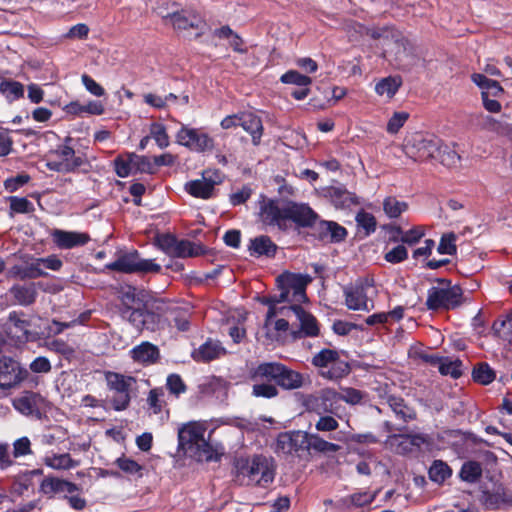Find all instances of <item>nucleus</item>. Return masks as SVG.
<instances>
[{"label": "nucleus", "mask_w": 512, "mask_h": 512, "mask_svg": "<svg viewBox=\"0 0 512 512\" xmlns=\"http://www.w3.org/2000/svg\"><path fill=\"white\" fill-rule=\"evenodd\" d=\"M311 282L309 275L284 272L277 277V284L280 289L278 296L264 297L262 303L269 306L266 315V327L268 328L271 318L278 313L276 305L281 302H289L291 305H299L307 301L306 287Z\"/></svg>", "instance_id": "nucleus-1"}, {"label": "nucleus", "mask_w": 512, "mask_h": 512, "mask_svg": "<svg viewBox=\"0 0 512 512\" xmlns=\"http://www.w3.org/2000/svg\"><path fill=\"white\" fill-rule=\"evenodd\" d=\"M207 425L205 422L191 421L178 428V450L196 461H212L215 450L206 439Z\"/></svg>", "instance_id": "nucleus-2"}, {"label": "nucleus", "mask_w": 512, "mask_h": 512, "mask_svg": "<svg viewBox=\"0 0 512 512\" xmlns=\"http://www.w3.org/2000/svg\"><path fill=\"white\" fill-rule=\"evenodd\" d=\"M275 464L271 458L256 455L236 462L235 481L240 485L267 487L274 481Z\"/></svg>", "instance_id": "nucleus-3"}, {"label": "nucleus", "mask_w": 512, "mask_h": 512, "mask_svg": "<svg viewBox=\"0 0 512 512\" xmlns=\"http://www.w3.org/2000/svg\"><path fill=\"white\" fill-rule=\"evenodd\" d=\"M438 283L427 292L426 306L429 310H450L462 304L463 291L460 286L452 285L446 279H439Z\"/></svg>", "instance_id": "nucleus-4"}, {"label": "nucleus", "mask_w": 512, "mask_h": 512, "mask_svg": "<svg viewBox=\"0 0 512 512\" xmlns=\"http://www.w3.org/2000/svg\"><path fill=\"white\" fill-rule=\"evenodd\" d=\"M403 150L414 161L424 162L436 158V153L440 151V139L434 135L412 133L405 138Z\"/></svg>", "instance_id": "nucleus-5"}, {"label": "nucleus", "mask_w": 512, "mask_h": 512, "mask_svg": "<svg viewBox=\"0 0 512 512\" xmlns=\"http://www.w3.org/2000/svg\"><path fill=\"white\" fill-rule=\"evenodd\" d=\"M105 380L109 391L112 392L110 399L112 408L116 411L127 409L131 401L130 392L136 383V379L132 376L107 371L105 373Z\"/></svg>", "instance_id": "nucleus-6"}, {"label": "nucleus", "mask_w": 512, "mask_h": 512, "mask_svg": "<svg viewBox=\"0 0 512 512\" xmlns=\"http://www.w3.org/2000/svg\"><path fill=\"white\" fill-rule=\"evenodd\" d=\"M86 158L68 145H60L49 152L46 166L59 173H71L86 164Z\"/></svg>", "instance_id": "nucleus-7"}, {"label": "nucleus", "mask_w": 512, "mask_h": 512, "mask_svg": "<svg viewBox=\"0 0 512 512\" xmlns=\"http://www.w3.org/2000/svg\"><path fill=\"white\" fill-rule=\"evenodd\" d=\"M176 142L191 151L203 153L212 151L215 147L214 138L200 128H191L181 124L176 133Z\"/></svg>", "instance_id": "nucleus-8"}, {"label": "nucleus", "mask_w": 512, "mask_h": 512, "mask_svg": "<svg viewBox=\"0 0 512 512\" xmlns=\"http://www.w3.org/2000/svg\"><path fill=\"white\" fill-rule=\"evenodd\" d=\"M364 397V393L355 388H341V392L338 393L333 389H325L322 390L318 397L314 398V401L317 403V406L321 407H313V409L318 413H327L333 412L332 402L336 401H344L351 405L359 404Z\"/></svg>", "instance_id": "nucleus-9"}, {"label": "nucleus", "mask_w": 512, "mask_h": 512, "mask_svg": "<svg viewBox=\"0 0 512 512\" xmlns=\"http://www.w3.org/2000/svg\"><path fill=\"white\" fill-rule=\"evenodd\" d=\"M312 364L320 368L329 367V370L323 372L322 375L331 380L340 379L350 372L348 363L341 361L338 351L333 349H322L319 351L314 355Z\"/></svg>", "instance_id": "nucleus-10"}, {"label": "nucleus", "mask_w": 512, "mask_h": 512, "mask_svg": "<svg viewBox=\"0 0 512 512\" xmlns=\"http://www.w3.org/2000/svg\"><path fill=\"white\" fill-rule=\"evenodd\" d=\"M28 377L27 369L9 356H0V391H9L20 386Z\"/></svg>", "instance_id": "nucleus-11"}, {"label": "nucleus", "mask_w": 512, "mask_h": 512, "mask_svg": "<svg viewBox=\"0 0 512 512\" xmlns=\"http://www.w3.org/2000/svg\"><path fill=\"white\" fill-rule=\"evenodd\" d=\"M108 268L123 273H159L161 266L152 259L140 258L137 252L121 256L108 265Z\"/></svg>", "instance_id": "nucleus-12"}, {"label": "nucleus", "mask_w": 512, "mask_h": 512, "mask_svg": "<svg viewBox=\"0 0 512 512\" xmlns=\"http://www.w3.org/2000/svg\"><path fill=\"white\" fill-rule=\"evenodd\" d=\"M287 202L266 199L260 202L259 218L260 221L268 226L277 227L280 230H287Z\"/></svg>", "instance_id": "nucleus-13"}, {"label": "nucleus", "mask_w": 512, "mask_h": 512, "mask_svg": "<svg viewBox=\"0 0 512 512\" xmlns=\"http://www.w3.org/2000/svg\"><path fill=\"white\" fill-rule=\"evenodd\" d=\"M14 409L24 416L40 419L46 411L47 401L39 393L25 391L12 399Z\"/></svg>", "instance_id": "nucleus-14"}, {"label": "nucleus", "mask_w": 512, "mask_h": 512, "mask_svg": "<svg viewBox=\"0 0 512 512\" xmlns=\"http://www.w3.org/2000/svg\"><path fill=\"white\" fill-rule=\"evenodd\" d=\"M279 313L286 317H290V314H292L299 321L300 330L293 332V337L295 339L303 336L315 337L319 334V326L316 318L312 314L306 312L302 307H300V305L282 307L279 310Z\"/></svg>", "instance_id": "nucleus-15"}, {"label": "nucleus", "mask_w": 512, "mask_h": 512, "mask_svg": "<svg viewBox=\"0 0 512 512\" xmlns=\"http://www.w3.org/2000/svg\"><path fill=\"white\" fill-rule=\"evenodd\" d=\"M13 264L8 268L9 277L24 279H35L46 275L45 271L38 267L37 258L30 255L14 256L11 258Z\"/></svg>", "instance_id": "nucleus-16"}, {"label": "nucleus", "mask_w": 512, "mask_h": 512, "mask_svg": "<svg viewBox=\"0 0 512 512\" xmlns=\"http://www.w3.org/2000/svg\"><path fill=\"white\" fill-rule=\"evenodd\" d=\"M165 23L171 24L175 29L187 31L195 30V37L200 36L206 26L202 17L190 11L172 12L163 16Z\"/></svg>", "instance_id": "nucleus-17"}, {"label": "nucleus", "mask_w": 512, "mask_h": 512, "mask_svg": "<svg viewBox=\"0 0 512 512\" xmlns=\"http://www.w3.org/2000/svg\"><path fill=\"white\" fill-rule=\"evenodd\" d=\"M80 490L79 486L70 481L58 477H45L39 486L41 494L48 498H67Z\"/></svg>", "instance_id": "nucleus-18"}, {"label": "nucleus", "mask_w": 512, "mask_h": 512, "mask_svg": "<svg viewBox=\"0 0 512 512\" xmlns=\"http://www.w3.org/2000/svg\"><path fill=\"white\" fill-rule=\"evenodd\" d=\"M307 432L290 431L280 433L277 437L276 451L292 455L306 450Z\"/></svg>", "instance_id": "nucleus-19"}, {"label": "nucleus", "mask_w": 512, "mask_h": 512, "mask_svg": "<svg viewBox=\"0 0 512 512\" xmlns=\"http://www.w3.org/2000/svg\"><path fill=\"white\" fill-rule=\"evenodd\" d=\"M286 219L288 228L290 222L301 227H313L318 220V215L306 204L287 202Z\"/></svg>", "instance_id": "nucleus-20"}, {"label": "nucleus", "mask_w": 512, "mask_h": 512, "mask_svg": "<svg viewBox=\"0 0 512 512\" xmlns=\"http://www.w3.org/2000/svg\"><path fill=\"white\" fill-rule=\"evenodd\" d=\"M53 242L60 249H71L87 244L90 236L87 233L55 229L51 233Z\"/></svg>", "instance_id": "nucleus-21"}, {"label": "nucleus", "mask_w": 512, "mask_h": 512, "mask_svg": "<svg viewBox=\"0 0 512 512\" xmlns=\"http://www.w3.org/2000/svg\"><path fill=\"white\" fill-rule=\"evenodd\" d=\"M130 356L134 362L144 366H149L156 364L159 361L160 350L158 346L148 341H144L131 349Z\"/></svg>", "instance_id": "nucleus-22"}, {"label": "nucleus", "mask_w": 512, "mask_h": 512, "mask_svg": "<svg viewBox=\"0 0 512 512\" xmlns=\"http://www.w3.org/2000/svg\"><path fill=\"white\" fill-rule=\"evenodd\" d=\"M218 181L204 173L202 178L189 181L185 184V190L191 196L201 199H209L213 196L215 185Z\"/></svg>", "instance_id": "nucleus-23"}, {"label": "nucleus", "mask_w": 512, "mask_h": 512, "mask_svg": "<svg viewBox=\"0 0 512 512\" xmlns=\"http://www.w3.org/2000/svg\"><path fill=\"white\" fill-rule=\"evenodd\" d=\"M240 127L252 137V143L257 146L263 135V124L259 116L251 112H240Z\"/></svg>", "instance_id": "nucleus-24"}, {"label": "nucleus", "mask_w": 512, "mask_h": 512, "mask_svg": "<svg viewBox=\"0 0 512 512\" xmlns=\"http://www.w3.org/2000/svg\"><path fill=\"white\" fill-rule=\"evenodd\" d=\"M282 369V363L264 362L250 369L249 375L252 381L261 382L264 380L277 383L279 373Z\"/></svg>", "instance_id": "nucleus-25"}, {"label": "nucleus", "mask_w": 512, "mask_h": 512, "mask_svg": "<svg viewBox=\"0 0 512 512\" xmlns=\"http://www.w3.org/2000/svg\"><path fill=\"white\" fill-rule=\"evenodd\" d=\"M226 353L219 341L207 340L197 350L192 352V358L197 362H209Z\"/></svg>", "instance_id": "nucleus-26"}, {"label": "nucleus", "mask_w": 512, "mask_h": 512, "mask_svg": "<svg viewBox=\"0 0 512 512\" xmlns=\"http://www.w3.org/2000/svg\"><path fill=\"white\" fill-rule=\"evenodd\" d=\"M345 303L351 310L369 311L367 293L363 291V286L353 285L344 290Z\"/></svg>", "instance_id": "nucleus-27"}, {"label": "nucleus", "mask_w": 512, "mask_h": 512, "mask_svg": "<svg viewBox=\"0 0 512 512\" xmlns=\"http://www.w3.org/2000/svg\"><path fill=\"white\" fill-rule=\"evenodd\" d=\"M391 439L396 444V451L400 454L419 449L426 442V438L422 434L394 435Z\"/></svg>", "instance_id": "nucleus-28"}, {"label": "nucleus", "mask_w": 512, "mask_h": 512, "mask_svg": "<svg viewBox=\"0 0 512 512\" xmlns=\"http://www.w3.org/2000/svg\"><path fill=\"white\" fill-rule=\"evenodd\" d=\"M165 322L170 328L175 327L179 332H186L190 328V313L181 307L170 308Z\"/></svg>", "instance_id": "nucleus-29"}, {"label": "nucleus", "mask_w": 512, "mask_h": 512, "mask_svg": "<svg viewBox=\"0 0 512 512\" xmlns=\"http://www.w3.org/2000/svg\"><path fill=\"white\" fill-rule=\"evenodd\" d=\"M15 302L21 306H29L36 300L37 291L34 284L14 285L9 290Z\"/></svg>", "instance_id": "nucleus-30"}, {"label": "nucleus", "mask_w": 512, "mask_h": 512, "mask_svg": "<svg viewBox=\"0 0 512 512\" xmlns=\"http://www.w3.org/2000/svg\"><path fill=\"white\" fill-rule=\"evenodd\" d=\"M338 444L329 442L321 438L318 434L307 433L306 450L322 454H331L340 450Z\"/></svg>", "instance_id": "nucleus-31"}, {"label": "nucleus", "mask_w": 512, "mask_h": 512, "mask_svg": "<svg viewBox=\"0 0 512 512\" xmlns=\"http://www.w3.org/2000/svg\"><path fill=\"white\" fill-rule=\"evenodd\" d=\"M249 250L251 255L273 257L277 245L268 236L261 235L251 240Z\"/></svg>", "instance_id": "nucleus-32"}, {"label": "nucleus", "mask_w": 512, "mask_h": 512, "mask_svg": "<svg viewBox=\"0 0 512 512\" xmlns=\"http://www.w3.org/2000/svg\"><path fill=\"white\" fill-rule=\"evenodd\" d=\"M276 384L286 390L297 389L303 385V376L282 364Z\"/></svg>", "instance_id": "nucleus-33"}, {"label": "nucleus", "mask_w": 512, "mask_h": 512, "mask_svg": "<svg viewBox=\"0 0 512 512\" xmlns=\"http://www.w3.org/2000/svg\"><path fill=\"white\" fill-rule=\"evenodd\" d=\"M385 403L390 407L398 419L407 422L415 418V412L405 404L401 397L389 395L386 397Z\"/></svg>", "instance_id": "nucleus-34"}, {"label": "nucleus", "mask_w": 512, "mask_h": 512, "mask_svg": "<svg viewBox=\"0 0 512 512\" xmlns=\"http://www.w3.org/2000/svg\"><path fill=\"white\" fill-rule=\"evenodd\" d=\"M482 501L487 508L497 509L503 505L512 504V496L499 487L493 492H483Z\"/></svg>", "instance_id": "nucleus-35"}, {"label": "nucleus", "mask_w": 512, "mask_h": 512, "mask_svg": "<svg viewBox=\"0 0 512 512\" xmlns=\"http://www.w3.org/2000/svg\"><path fill=\"white\" fill-rule=\"evenodd\" d=\"M202 253V247L189 240H176L170 257H195Z\"/></svg>", "instance_id": "nucleus-36"}, {"label": "nucleus", "mask_w": 512, "mask_h": 512, "mask_svg": "<svg viewBox=\"0 0 512 512\" xmlns=\"http://www.w3.org/2000/svg\"><path fill=\"white\" fill-rule=\"evenodd\" d=\"M471 80L482 90V92H487L488 96L498 97L504 93V89L499 82L491 80L483 74L474 73L471 76Z\"/></svg>", "instance_id": "nucleus-37"}, {"label": "nucleus", "mask_w": 512, "mask_h": 512, "mask_svg": "<svg viewBox=\"0 0 512 512\" xmlns=\"http://www.w3.org/2000/svg\"><path fill=\"white\" fill-rule=\"evenodd\" d=\"M44 464L57 470H66L78 465L68 453L47 455L44 458Z\"/></svg>", "instance_id": "nucleus-38"}, {"label": "nucleus", "mask_w": 512, "mask_h": 512, "mask_svg": "<svg viewBox=\"0 0 512 512\" xmlns=\"http://www.w3.org/2000/svg\"><path fill=\"white\" fill-rule=\"evenodd\" d=\"M401 84L402 81L400 77L389 76L381 79L375 85V92L379 96H386L388 98H392L400 88Z\"/></svg>", "instance_id": "nucleus-39"}, {"label": "nucleus", "mask_w": 512, "mask_h": 512, "mask_svg": "<svg viewBox=\"0 0 512 512\" xmlns=\"http://www.w3.org/2000/svg\"><path fill=\"white\" fill-rule=\"evenodd\" d=\"M408 208L409 205L407 202L398 200L394 196H388L383 201L384 213L391 219L400 217Z\"/></svg>", "instance_id": "nucleus-40"}, {"label": "nucleus", "mask_w": 512, "mask_h": 512, "mask_svg": "<svg viewBox=\"0 0 512 512\" xmlns=\"http://www.w3.org/2000/svg\"><path fill=\"white\" fill-rule=\"evenodd\" d=\"M483 128L501 136H512V124L504 120L495 119L491 116H486L483 119Z\"/></svg>", "instance_id": "nucleus-41"}, {"label": "nucleus", "mask_w": 512, "mask_h": 512, "mask_svg": "<svg viewBox=\"0 0 512 512\" xmlns=\"http://www.w3.org/2000/svg\"><path fill=\"white\" fill-rule=\"evenodd\" d=\"M459 476L465 482L475 483L482 476V466L477 461H467L462 465Z\"/></svg>", "instance_id": "nucleus-42"}, {"label": "nucleus", "mask_w": 512, "mask_h": 512, "mask_svg": "<svg viewBox=\"0 0 512 512\" xmlns=\"http://www.w3.org/2000/svg\"><path fill=\"white\" fill-rule=\"evenodd\" d=\"M429 478L438 484H442L452 475L451 468L441 460H435L429 469Z\"/></svg>", "instance_id": "nucleus-43"}, {"label": "nucleus", "mask_w": 512, "mask_h": 512, "mask_svg": "<svg viewBox=\"0 0 512 512\" xmlns=\"http://www.w3.org/2000/svg\"><path fill=\"white\" fill-rule=\"evenodd\" d=\"M0 92L9 102H13L24 96V86L17 81H2L0 83Z\"/></svg>", "instance_id": "nucleus-44"}, {"label": "nucleus", "mask_w": 512, "mask_h": 512, "mask_svg": "<svg viewBox=\"0 0 512 512\" xmlns=\"http://www.w3.org/2000/svg\"><path fill=\"white\" fill-rule=\"evenodd\" d=\"M435 159L439 160L444 166L453 168L458 166L461 157L455 150L446 145H442V142L440 141V151L436 153Z\"/></svg>", "instance_id": "nucleus-45"}, {"label": "nucleus", "mask_w": 512, "mask_h": 512, "mask_svg": "<svg viewBox=\"0 0 512 512\" xmlns=\"http://www.w3.org/2000/svg\"><path fill=\"white\" fill-rule=\"evenodd\" d=\"M461 361L459 359H450L448 357H442L438 369L442 375H449L454 379L461 376Z\"/></svg>", "instance_id": "nucleus-46"}, {"label": "nucleus", "mask_w": 512, "mask_h": 512, "mask_svg": "<svg viewBox=\"0 0 512 512\" xmlns=\"http://www.w3.org/2000/svg\"><path fill=\"white\" fill-rule=\"evenodd\" d=\"M472 376L476 382L487 385L495 379V372L487 363H480L474 367Z\"/></svg>", "instance_id": "nucleus-47"}, {"label": "nucleus", "mask_w": 512, "mask_h": 512, "mask_svg": "<svg viewBox=\"0 0 512 512\" xmlns=\"http://www.w3.org/2000/svg\"><path fill=\"white\" fill-rule=\"evenodd\" d=\"M150 138H153L159 148L164 149L170 145V139L166 131V127L154 122L150 126Z\"/></svg>", "instance_id": "nucleus-48"}, {"label": "nucleus", "mask_w": 512, "mask_h": 512, "mask_svg": "<svg viewBox=\"0 0 512 512\" xmlns=\"http://www.w3.org/2000/svg\"><path fill=\"white\" fill-rule=\"evenodd\" d=\"M9 322L22 333V338L28 339L30 332L29 327L31 326L30 321L25 318V314L23 312L13 311L9 314Z\"/></svg>", "instance_id": "nucleus-49"}, {"label": "nucleus", "mask_w": 512, "mask_h": 512, "mask_svg": "<svg viewBox=\"0 0 512 512\" xmlns=\"http://www.w3.org/2000/svg\"><path fill=\"white\" fill-rule=\"evenodd\" d=\"M131 161H132V170L133 174L135 173H154V165L151 160L146 156L136 155L134 153H130Z\"/></svg>", "instance_id": "nucleus-50"}, {"label": "nucleus", "mask_w": 512, "mask_h": 512, "mask_svg": "<svg viewBox=\"0 0 512 512\" xmlns=\"http://www.w3.org/2000/svg\"><path fill=\"white\" fill-rule=\"evenodd\" d=\"M280 80L285 84H293L299 87H307L312 83V79L310 77L305 76L296 70H290L284 73Z\"/></svg>", "instance_id": "nucleus-51"}, {"label": "nucleus", "mask_w": 512, "mask_h": 512, "mask_svg": "<svg viewBox=\"0 0 512 512\" xmlns=\"http://www.w3.org/2000/svg\"><path fill=\"white\" fill-rule=\"evenodd\" d=\"M397 231L401 234L400 241L403 244L415 245L425 235V228L423 226H415L408 231L403 232L400 228Z\"/></svg>", "instance_id": "nucleus-52"}, {"label": "nucleus", "mask_w": 512, "mask_h": 512, "mask_svg": "<svg viewBox=\"0 0 512 512\" xmlns=\"http://www.w3.org/2000/svg\"><path fill=\"white\" fill-rule=\"evenodd\" d=\"M31 441L27 436L20 437L16 439L13 444V451L12 456L13 458L17 459L20 457H25L28 455H32V447H31Z\"/></svg>", "instance_id": "nucleus-53"}, {"label": "nucleus", "mask_w": 512, "mask_h": 512, "mask_svg": "<svg viewBox=\"0 0 512 512\" xmlns=\"http://www.w3.org/2000/svg\"><path fill=\"white\" fill-rule=\"evenodd\" d=\"M114 168L117 176L121 178H125L133 174L130 153L126 154L125 156H118L114 160Z\"/></svg>", "instance_id": "nucleus-54"}, {"label": "nucleus", "mask_w": 512, "mask_h": 512, "mask_svg": "<svg viewBox=\"0 0 512 512\" xmlns=\"http://www.w3.org/2000/svg\"><path fill=\"white\" fill-rule=\"evenodd\" d=\"M457 236L454 233H447L442 235L439 245L437 247V251L439 254H448L454 255L456 254L457 247L456 242Z\"/></svg>", "instance_id": "nucleus-55"}, {"label": "nucleus", "mask_w": 512, "mask_h": 512, "mask_svg": "<svg viewBox=\"0 0 512 512\" xmlns=\"http://www.w3.org/2000/svg\"><path fill=\"white\" fill-rule=\"evenodd\" d=\"M493 330L500 337L512 342V317H506L505 319L495 321L493 324Z\"/></svg>", "instance_id": "nucleus-56"}, {"label": "nucleus", "mask_w": 512, "mask_h": 512, "mask_svg": "<svg viewBox=\"0 0 512 512\" xmlns=\"http://www.w3.org/2000/svg\"><path fill=\"white\" fill-rule=\"evenodd\" d=\"M10 209L14 213H30L34 211L33 203L27 198L12 196L9 198Z\"/></svg>", "instance_id": "nucleus-57"}, {"label": "nucleus", "mask_w": 512, "mask_h": 512, "mask_svg": "<svg viewBox=\"0 0 512 512\" xmlns=\"http://www.w3.org/2000/svg\"><path fill=\"white\" fill-rule=\"evenodd\" d=\"M252 395L255 397L273 398L278 395V389L271 383L256 382L252 388Z\"/></svg>", "instance_id": "nucleus-58"}, {"label": "nucleus", "mask_w": 512, "mask_h": 512, "mask_svg": "<svg viewBox=\"0 0 512 512\" xmlns=\"http://www.w3.org/2000/svg\"><path fill=\"white\" fill-rule=\"evenodd\" d=\"M381 462L374 456L369 455L356 464V471L360 475L370 476L373 470H376Z\"/></svg>", "instance_id": "nucleus-59"}, {"label": "nucleus", "mask_w": 512, "mask_h": 512, "mask_svg": "<svg viewBox=\"0 0 512 512\" xmlns=\"http://www.w3.org/2000/svg\"><path fill=\"white\" fill-rule=\"evenodd\" d=\"M164 327L165 321L161 319L160 315L146 309L143 330L155 332L157 330L164 329Z\"/></svg>", "instance_id": "nucleus-60"}, {"label": "nucleus", "mask_w": 512, "mask_h": 512, "mask_svg": "<svg viewBox=\"0 0 512 512\" xmlns=\"http://www.w3.org/2000/svg\"><path fill=\"white\" fill-rule=\"evenodd\" d=\"M357 225L363 228L366 232V235L374 232L376 229V219L375 217L365 211H361L356 215Z\"/></svg>", "instance_id": "nucleus-61"}, {"label": "nucleus", "mask_w": 512, "mask_h": 512, "mask_svg": "<svg viewBox=\"0 0 512 512\" xmlns=\"http://www.w3.org/2000/svg\"><path fill=\"white\" fill-rule=\"evenodd\" d=\"M163 397L164 393L161 389H152L150 390L148 397H147V403L149 408L153 411L154 414H158L162 410L163 406Z\"/></svg>", "instance_id": "nucleus-62"}, {"label": "nucleus", "mask_w": 512, "mask_h": 512, "mask_svg": "<svg viewBox=\"0 0 512 512\" xmlns=\"http://www.w3.org/2000/svg\"><path fill=\"white\" fill-rule=\"evenodd\" d=\"M409 114L407 112H395L387 123V131L391 134L397 133L408 120Z\"/></svg>", "instance_id": "nucleus-63"}, {"label": "nucleus", "mask_w": 512, "mask_h": 512, "mask_svg": "<svg viewBox=\"0 0 512 512\" xmlns=\"http://www.w3.org/2000/svg\"><path fill=\"white\" fill-rule=\"evenodd\" d=\"M115 463L123 472L127 474H141L142 466L130 458L119 457L116 459Z\"/></svg>", "instance_id": "nucleus-64"}]
</instances>
